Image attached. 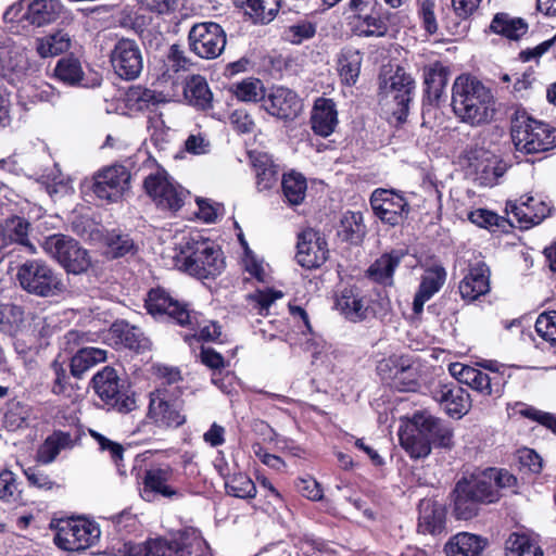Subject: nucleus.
I'll return each mask as SVG.
<instances>
[{
	"mask_svg": "<svg viewBox=\"0 0 556 556\" xmlns=\"http://www.w3.org/2000/svg\"><path fill=\"white\" fill-rule=\"evenodd\" d=\"M181 396H167L165 393L151 392L148 416L159 427L177 428L185 424L186 417L181 413Z\"/></svg>",
	"mask_w": 556,
	"mask_h": 556,
	"instance_id": "obj_20",
	"label": "nucleus"
},
{
	"mask_svg": "<svg viewBox=\"0 0 556 556\" xmlns=\"http://www.w3.org/2000/svg\"><path fill=\"white\" fill-rule=\"evenodd\" d=\"M468 165L481 186L492 187L505 174L506 164L494 153L479 147L466 151Z\"/></svg>",
	"mask_w": 556,
	"mask_h": 556,
	"instance_id": "obj_16",
	"label": "nucleus"
},
{
	"mask_svg": "<svg viewBox=\"0 0 556 556\" xmlns=\"http://www.w3.org/2000/svg\"><path fill=\"white\" fill-rule=\"evenodd\" d=\"M510 214L521 228H530L541 224L549 214L551 206L540 198L525 194L516 202L508 203Z\"/></svg>",
	"mask_w": 556,
	"mask_h": 556,
	"instance_id": "obj_23",
	"label": "nucleus"
},
{
	"mask_svg": "<svg viewBox=\"0 0 556 556\" xmlns=\"http://www.w3.org/2000/svg\"><path fill=\"white\" fill-rule=\"evenodd\" d=\"M462 481L480 504H491L500 500L501 489L513 488L517 479L507 470L486 468L472 473L469 478H463Z\"/></svg>",
	"mask_w": 556,
	"mask_h": 556,
	"instance_id": "obj_9",
	"label": "nucleus"
},
{
	"mask_svg": "<svg viewBox=\"0 0 556 556\" xmlns=\"http://www.w3.org/2000/svg\"><path fill=\"white\" fill-rule=\"evenodd\" d=\"M184 94L187 101L198 109L206 110L212 105L213 94L205 78L200 75H193L186 81Z\"/></svg>",
	"mask_w": 556,
	"mask_h": 556,
	"instance_id": "obj_42",
	"label": "nucleus"
},
{
	"mask_svg": "<svg viewBox=\"0 0 556 556\" xmlns=\"http://www.w3.org/2000/svg\"><path fill=\"white\" fill-rule=\"evenodd\" d=\"M101 531L96 522L86 519H72L60 526L54 542L65 551L78 552L98 543Z\"/></svg>",
	"mask_w": 556,
	"mask_h": 556,
	"instance_id": "obj_12",
	"label": "nucleus"
},
{
	"mask_svg": "<svg viewBox=\"0 0 556 556\" xmlns=\"http://www.w3.org/2000/svg\"><path fill=\"white\" fill-rule=\"evenodd\" d=\"M316 26L307 21H302L296 24L290 25L283 31V38L291 43L299 45L302 41L314 37Z\"/></svg>",
	"mask_w": 556,
	"mask_h": 556,
	"instance_id": "obj_60",
	"label": "nucleus"
},
{
	"mask_svg": "<svg viewBox=\"0 0 556 556\" xmlns=\"http://www.w3.org/2000/svg\"><path fill=\"white\" fill-rule=\"evenodd\" d=\"M250 160L256 175V186L260 191L269 190L278 180V169L271 156L264 152H251Z\"/></svg>",
	"mask_w": 556,
	"mask_h": 556,
	"instance_id": "obj_39",
	"label": "nucleus"
},
{
	"mask_svg": "<svg viewBox=\"0 0 556 556\" xmlns=\"http://www.w3.org/2000/svg\"><path fill=\"white\" fill-rule=\"evenodd\" d=\"M506 556H543V552L528 534L515 532L506 541Z\"/></svg>",
	"mask_w": 556,
	"mask_h": 556,
	"instance_id": "obj_50",
	"label": "nucleus"
},
{
	"mask_svg": "<svg viewBox=\"0 0 556 556\" xmlns=\"http://www.w3.org/2000/svg\"><path fill=\"white\" fill-rule=\"evenodd\" d=\"M173 260L175 267L199 279L219 275L225 265L220 249L199 232L181 237Z\"/></svg>",
	"mask_w": 556,
	"mask_h": 556,
	"instance_id": "obj_2",
	"label": "nucleus"
},
{
	"mask_svg": "<svg viewBox=\"0 0 556 556\" xmlns=\"http://www.w3.org/2000/svg\"><path fill=\"white\" fill-rule=\"evenodd\" d=\"M453 509L458 519L469 520L477 516L480 502L470 493L465 482L459 480L453 492Z\"/></svg>",
	"mask_w": 556,
	"mask_h": 556,
	"instance_id": "obj_41",
	"label": "nucleus"
},
{
	"mask_svg": "<svg viewBox=\"0 0 556 556\" xmlns=\"http://www.w3.org/2000/svg\"><path fill=\"white\" fill-rule=\"evenodd\" d=\"M281 187L283 195L290 205L301 204L306 195V178L294 170L282 176Z\"/></svg>",
	"mask_w": 556,
	"mask_h": 556,
	"instance_id": "obj_48",
	"label": "nucleus"
},
{
	"mask_svg": "<svg viewBox=\"0 0 556 556\" xmlns=\"http://www.w3.org/2000/svg\"><path fill=\"white\" fill-rule=\"evenodd\" d=\"M446 280V270L441 265L427 267L420 278L419 288L414 296L413 311L419 314L424 305L443 287Z\"/></svg>",
	"mask_w": 556,
	"mask_h": 556,
	"instance_id": "obj_28",
	"label": "nucleus"
},
{
	"mask_svg": "<svg viewBox=\"0 0 556 556\" xmlns=\"http://www.w3.org/2000/svg\"><path fill=\"white\" fill-rule=\"evenodd\" d=\"M231 91L240 101L255 102L264 98L263 83L253 77L232 84Z\"/></svg>",
	"mask_w": 556,
	"mask_h": 556,
	"instance_id": "obj_53",
	"label": "nucleus"
},
{
	"mask_svg": "<svg viewBox=\"0 0 556 556\" xmlns=\"http://www.w3.org/2000/svg\"><path fill=\"white\" fill-rule=\"evenodd\" d=\"M191 317L192 324L189 325L193 326L195 323L198 327V330L195 333H193L192 338L197 339L198 341H216L220 337V326H218L216 323L207 321L202 325L197 320V316L194 314H191Z\"/></svg>",
	"mask_w": 556,
	"mask_h": 556,
	"instance_id": "obj_64",
	"label": "nucleus"
},
{
	"mask_svg": "<svg viewBox=\"0 0 556 556\" xmlns=\"http://www.w3.org/2000/svg\"><path fill=\"white\" fill-rule=\"evenodd\" d=\"M110 253L113 257H122L131 253L135 249L134 241L129 235L113 233L108 239Z\"/></svg>",
	"mask_w": 556,
	"mask_h": 556,
	"instance_id": "obj_62",
	"label": "nucleus"
},
{
	"mask_svg": "<svg viewBox=\"0 0 556 556\" xmlns=\"http://www.w3.org/2000/svg\"><path fill=\"white\" fill-rule=\"evenodd\" d=\"M146 307L154 317L167 316L180 326L192 324L188 306L174 299L165 289L155 288L148 293Z\"/></svg>",
	"mask_w": 556,
	"mask_h": 556,
	"instance_id": "obj_17",
	"label": "nucleus"
},
{
	"mask_svg": "<svg viewBox=\"0 0 556 556\" xmlns=\"http://www.w3.org/2000/svg\"><path fill=\"white\" fill-rule=\"evenodd\" d=\"M535 331L544 341L556 345V311L540 314L535 321Z\"/></svg>",
	"mask_w": 556,
	"mask_h": 556,
	"instance_id": "obj_59",
	"label": "nucleus"
},
{
	"mask_svg": "<svg viewBox=\"0 0 556 556\" xmlns=\"http://www.w3.org/2000/svg\"><path fill=\"white\" fill-rule=\"evenodd\" d=\"M405 253L401 250H394L390 253L382 254L368 268V277L383 286L393 285V274L400 265Z\"/></svg>",
	"mask_w": 556,
	"mask_h": 556,
	"instance_id": "obj_37",
	"label": "nucleus"
},
{
	"mask_svg": "<svg viewBox=\"0 0 556 556\" xmlns=\"http://www.w3.org/2000/svg\"><path fill=\"white\" fill-rule=\"evenodd\" d=\"M458 290L463 300L473 302L490 291V269L483 262L471 264L460 280Z\"/></svg>",
	"mask_w": 556,
	"mask_h": 556,
	"instance_id": "obj_25",
	"label": "nucleus"
},
{
	"mask_svg": "<svg viewBox=\"0 0 556 556\" xmlns=\"http://www.w3.org/2000/svg\"><path fill=\"white\" fill-rule=\"evenodd\" d=\"M434 8L435 0H418V15L422 21L425 29L429 34H434L438 30Z\"/></svg>",
	"mask_w": 556,
	"mask_h": 556,
	"instance_id": "obj_63",
	"label": "nucleus"
},
{
	"mask_svg": "<svg viewBox=\"0 0 556 556\" xmlns=\"http://www.w3.org/2000/svg\"><path fill=\"white\" fill-rule=\"evenodd\" d=\"M127 100L138 110H144L149 109L150 105L161 102V93H156L154 90L142 86H135L128 90Z\"/></svg>",
	"mask_w": 556,
	"mask_h": 556,
	"instance_id": "obj_58",
	"label": "nucleus"
},
{
	"mask_svg": "<svg viewBox=\"0 0 556 556\" xmlns=\"http://www.w3.org/2000/svg\"><path fill=\"white\" fill-rule=\"evenodd\" d=\"M489 31L509 41H519L529 31V24L522 17L498 12L494 14Z\"/></svg>",
	"mask_w": 556,
	"mask_h": 556,
	"instance_id": "obj_30",
	"label": "nucleus"
},
{
	"mask_svg": "<svg viewBox=\"0 0 556 556\" xmlns=\"http://www.w3.org/2000/svg\"><path fill=\"white\" fill-rule=\"evenodd\" d=\"M488 541L479 535L459 532L445 543L444 553L446 556H482Z\"/></svg>",
	"mask_w": 556,
	"mask_h": 556,
	"instance_id": "obj_32",
	"label": "nucleus"
},
{
	"mask_svg": "<svg viewBox=\"0 0 556 556\" xmlns=\"http://www.w3.org/2000/svg\"><path fill=\"white\" fill-rule=\"evenodd\" d=\"M491 90L469 75L458 76L452 88V108L460 122L477 127L489 123L495 113Z\"/></svg>",
	"mask_w": 556,
	"mask_h": 556,
	"instance_id": "obj_1",
	"label": "nucleus"
},
{
	"mask_svg": "<svg viewBox=\"0 0 556 556\" xmlns=\"http://www.w3.org/2000/svg\"><path fill=\"white\" fill-rule=\"evenodd\" d=\"M173 477V469L166 465L148 469L143 478V488L140 491L141 497L147 502H152L156 495L163 497H173L177 494L168 482Z\"/></svg>",
	"mask_w": 556,
	"mask_h": 556,
	"instance_id": "obj_27",
	"label": "nucleus"
},
{
	"mask_svg": "<svg viewBox=\"0 0 556 556\" xmlns=\"http://www.w3.org/2000/svg\"><path fill=\"white\" fill-rule=\"evenodd\" d=\"M20 286L38 296H53L63 291L59 275L45 261L30 260L23 263L16 274Z\"/></svg>",
	"mask_w": 556,
	"mask_h": 556,
	"instance_id": "obj_6",
	"label": "nucleus"
},
{
	"mask_svg": "<svg viewBox=\"0 0 556 556\" xmlns=\"http://www.w3.org/2000/svg\"><path fill=\"white\" fill-rule=\"evenodd\" d=\"M143 188L161 210L176 212L185 203L188 191L175 182L164 169H156L143 180Z\"/></svg>",
	"mask_w": 556,
	"mask_h": 556,
	"instance_id": "obj_10",
	"label": "nucleus"
},
{
	"mask_svg": "<svg viewBox=\"0 0 556 556\" xmlns=\"http://www.w3.org/2000/svg\"><path fill=\"white\" fill-rule=\"evenodd\" d=\"M20 488L15 475L11 470L0 472V501L16 502L20 498Z\"/></svg>",
	"mask_w": 556,
	"mask_h": 556,
	"instance_id": "obj_61",
	"label": "nucleus"
},
{
	"mask_svg": "<svg viewBox=\"0 0 556 556\" xmlns=\"http://www.w3.org/2000/svg\"><path fill=\"white\" fill-rule=\"evenodd\" d=\"M114 74L123 80L137 79L143 70V54L135 39L119 38L109 54Z\"/></svg>",
	"mask_w": 556,
	"mask_h": 556,
	"instance_id": "obj_11",
	"label": "nucleus"
},
{
	"mask_svg": "<svg viewBox=\"0 0 556 556\" xmlns=\"http://www.w3.org/2000/svg\"><path fill=\"white\" fill-rule=\"evenodd\" d=\"M43 251L54 258L67 273L83 274L91 265L86 249L72 237L55 233L45 238L41 243Z\"/></svg>",
	"mask_w": 556,
	"mask_h": 556,
	"instance_id": "obj_7",
	"label": "nucleus"
},
{
	"mask_svg": "<svg viewBox=\"0 0 556 556\" xmlns=\"http://www.w3.org/2000/svg\"><path fill=\"white\" fill-rule=\"evenodd\" d=\"M25 324L24 311L12 303L0 304V331L10 337H16Z\"/></svg>",
	"mask_w": 556,
	"mask_h": 556,
	"instance_id": "obj_47",
	"label": "nucleus"
},
{
	"mask_svg": "<svg viewBox=\"0 0 556 556\" xmlns=\"http://www.w3.org/2000/svg\"><path fill=\"white\" fill-rule=\"evenodd\" d=\"M336 308L352 323L363 321L374 314L367 298L354 286L340 291L336 298Z\"/></svg>",
	"mask_w": 556,
	"mask_h": 556,
	"instance_id": "obj_24",
	"label": "nucleus"
},
{
	"mask_svg": "<svg viewBox=\"0 0 556 556\" xmlns=\"http://www.w3.org/2000/svg\"><path fill=\"white\" fill-rule=\"evenodd\" d=\"M227 494L239 498H253L256 495L254 482L244 473H235L225 481Z\"/></svg>",
	"mask_w": 556,
	"mask_h": 556,
	"instance_id": "obj_52",
	"label": "nucleus"
},
{
	"mask_svg": "<svg viewBox=\"0 0 556 556\" xmlns=\"http://www.w3.org/2000/svg\"><path fill=\"white\" fill-rule=\"evenodd\" d=\"M298 263L307 269L321 266L328 257L327 242L312 228L303 230L298 237Z\"/></svg>",
	"mask_w": 556,
	"mask_h": 556,
	"instance_id": "obj_21",
	"label": "nucleus"
},
{
	"mask_svg": "<svg viewBox=\"0 0 556 556\" xmlns=\"http://www.w3.org/2000/svg\"><path fill=\"white\" fill-rule=\"evenodd\" d=\"M402 447L413 458L427 457L431 452L430 439L421 431L419 425L413 424V427L399 433Z\"/></svg>",
	"mask_w": 556,
	"mask_h": 556,
	"instance_id": "obj_40",
	"label": "nucleus"
},
{
	"mask_svg": "<svg viewBox=\"0 0 556 556\" xmlns=\"http://www.w3.org/2000/svg\"><path fill=\"white\" fill-rule=\"evenodd\" d=\"M445 523L444 507L429 498L419 503L418 528L422 533H440Z\"/></svg>",
	"mask_w": 556,
	"mask_h": 556,
	"instance_id": "obj_35",
	"label": "nucleus"
},
{
	"mask_svg": "<svg viewBox=\"0 0 556 556\" xmlns=\"http://www.w3.org/2000/svg\"><path fill=\"white\" fill-rule=\"evenodd\" d=\"M61 10L59 0H21L7 10L5 17L26 20L33 25L42 26L54 22Z\"/></svg>",
	"mask_w": 556,
	"mask_h": 556,
	"instance_id": "obj_15",
	"label": "nucleus"
},
{
	"mask_svg": "<svg viewBox=\"0 0 556 556\" xmlns=\"http://www.w3.org/2000/svg\"><path fill=\"white\" fill-rule=\"evenodd\" d=\"M139 9L156 17H165L173 15L179 0H135Z\"/></svg>",
	"mask_w": 556,
	"mask_h": 556,
	"instance_id": "obj_57",
	"label": "nucleus"
},
{
	"mask_svg": "<svg viewBox=\"0 0 556 556\" xmlns=\"http://www.w3.org/2000/svg\"><path fill=\"white\" fill-rule=\"evenodd\" d=\"M4 74L12 84L23 80L26 76L38 71L35 62H30L26 54L17 53L11 56L5 65Z\"/></svg>",
	"mask_w": 556,
	"mask_h": 556,
	"instance_id": "obj_51",
	"label": "nucleus"
},
{
	"mask_svg": "<svg viewBox=\"0 0 556 556\" xmlns=\"http://www.w3.org/2000/svg\"><path fill=\"white\" fill-rule=\"evenodd\" d=\"M71 38L67 33L59 30L49 36L37 39L36 50L41 58H52L67 51Z\"/></svg>",
	"mask_w": 556,
	"mask_h": 556,
	"instance_id": "obj_49",
	"label": "nucleus"
},
{
	"mask_svg": "<svg viewBox=\"0 0 556 556\" xmlns=\"http://www.w3.org/2000/svg\"><path fill=\"white\" fill-rule=\"evenodd\" d=\"M56 78L67 85H76L83 78V70L80 63L74 58L61 59L54 70Z\"/></svg>",
	"mask_w": 556,
	"mask_h": 556,
	"instance_id": "obj_54",
	"label": "nucleus"
},
{
	"mask_svg": "<svg viewBox=\"0 0 556 556\" xmlns=\"http://www.w3.org/2000/svg\"><path fill=\"white\" fill-rule=\"evenodd\" d=\"M511 139L516 150L526 154L544 153L556 148V128L526 113L511 121Z\"/></svg>",
	"mask_w": 556,
	"mask_h": 556,
	"instance_id": "obj_3",
	"label": "nucleus"
},
{
	"mask_svg": "<svg viewBox=\"0 0 556 556\" xmlns=\"http://www.w3.org/2000/svg\"><path fill=\"white\" fill-rule=\"evenodd\" d=\"M155 375L157 378V387L153 392L165 393L169 397L182 395V378L179 369L165 365H157L155 367Z\"/></svg>",
	"mask_w": 556,
	"mask_h": 556,
	"instance_id": "obj_44",
	"label": "nucleus"
},
{
	"mask_svg": "<svg viewBox=\"0 0 556 556\" xmlns=\"http://www.w3.org/2000/svg\"><path fill=\"white\" fill-rule=\"evenodd\" d=\"M363 54L359 50L346 47L338 54L337 70L340 79L345 86H354L359 77Z\"/></svg>",
	"mask_w": 556,
	"mask_h": 556,
	"instance_id": "obj_38",
	"label": "nucleus"
},
{
	"mask_svg": "<svg viewBox=\"0 0 556 556\" xmlns=\"http://www.w3.org/2000/svg\"><path fill=\"white\" fill-rule=\"evenodd\" d=\"M190 50L201 59L212 60L220 55L226 46V34L214 22L195 24L188 34Z\"/></svg>",
	"mask_w": 556,
	"mask_h": 556,
	"instance_id": "obj_13",
	"label": "nucleus"
},
{
	"mask_svg": "<svg viewBox=\"0 0 556 556\" xmlns=\"http://www.w3.org/2000/svg\"><path fill=\"white\" fill-rule=\"evenodd\" d=\"M24 206L11 201L3 202L0 198V214L3 220L0 223V252L12 243H17L27 248L30 253H36V248L29 242L28 233L30 224L24 216Z\"/></svg>",
	"mask_w": 556,
	"mask_h": 556,
	"instance_id": "obj_8",
	"label": "nucleus"
},
{
	"mask_svg": "<svg viewBox=\"0 0 556 556\" xmlns=\"http://www.w3.org/2000/svg\"><path fill=\"white\" fill-rule=\"evenodd\" d=\"M237 7L250 9V15L260 23L267 24L277 15L281 0H232Z\"/></svg>",
	"mask_w": 556,
	"mask_h": 556,
	"instance_id": "obj_46",
	"label": "nucleus"
},
{
	"mask_svg": "<svg viewBox=\"0 0 556 556\" xmlns=\"http://www.w3.org/2000/svg\"><path fill=\"white\" fill-rule=\"evenodd\" d=\"M114 332L118 336L121 343L131 350H139L146 346V338L139 328L127 323L114 324Z\"/></svg>",
	"mask_w": 556,
	"mask_h": 556,
	"instance_id": "obj_55",
	"label": "nucleus"
},
{
	"mask_svg": "<svg viewBox=\"0 0 556 556\" xmlns=\"http://www.w3.org/2000/svg\"><path fill=\"white\" fill-rule=\"evenodd\" d=\"M433 399L451 417L460 418L469 409V394L458 384H439L432 391Z\"/></svg>",
	"mask_w": 556,
	"mask_h": 556,
	"instance_id": "obj_26",
	"label": "nucleus"
},
{
	"mask_svg": "<svg viewBox=\"0 0 556 556\" xmlns=\"http://www.w3.org/2000/svg\"><path fill=\"white\" fill-rule=\"evenodd\" d=\"M283 293L278 290H257L254 293L247 295L248 305L257 311L260 315H267L270 305L278 299H281Z\"/></svg>",
	"mask_w": 556,
	"mask_h": 556,
	"instance_id": "obj_56",
	"label": "nucleus"
},
{
	"mask_svg": "<svg viewBox=\"0 0 556 556\" xmlns=\"http://www.w3.org/2000/svg\"><path fill=\"white\" fill-rule=\"evenodd\" d=\"M106 359V351L99 348H81L71 359V374L76 378Z\"/></svg>",
	"mask_w": 556,
	"mask_h": 556,
	"instance_id": "obj_43",
	"label": "nucleus"
},
{
	"mask_svg": "<svg viewBox=\"0 0 556 556\" xmlns=\"http://www.w3.org/2000/svg\"><path fill=\"white\" fill-rule=\"evenodd\" d=\"M450 75V67L439 61L424 67L425 92L430 103L438 102L441 99Z\"/></svg>",
	"mask_w": 556,
	"mask_h": 556,
	"instance_id": "obj_31",
	"label": "nucleus"
},
{
	"mask_svg": "<svg viewBox=\"0 0 556 556\" xmlns=\"http://www.w3.org/2000/svg\"><path fill=\"white\" fill-rule=\"evenodd\" d=\"M415 424L419 425L421 431L430 439V444L433 443L441 447L453 445V432L441 419L422 413L415 415Z\"/></svg>",
	"mask_w": 556,
	"mask_h": 556,
	"instance_id": "obj_33",
	"label": "nucleus"
},
{
	"mask_svg": "<svg viewBox=\"0 0 556 556\" xmlns=\"http://www.w3.org/2000/svg\"><path fill=\"white\" fill-rule=\"evenodd\" d=\"M375 215L383 223L400 225L408 213V203L403 195L388 189H376L370 197Z\"/></svg>",
	"mask_w": 556,
	"mask_h": 556,
	"instance_id": "obj_19",
	"label": "nucleus"
},
{
	"mask_svg": "<svg viewBox=\"0 0 556 556\" xmlns=\"http://www.w3.org/2000/svg\"><path fill=\"white\" fill-rule=\"evenodd\" d=\"M415 81L403 68H397L387 85V96L400 106L401 113H406L412 100Z\"/></svg>",
	"mask_w": 556,
	"mask_h": 556,
	"instance_id": "obj_34",
	"label": "nucleus"
},
{
	"mask_svg": "<svg viewBox=\"0 0 556 556\" xmlns=\"http://www.w3.org/2000/svg\"><path fill=\"white\" fill-rule=\"evenodd\" d=\"M208 548L201 532L194 528L182 530L177 540L153 539L143 545L129 546V556H190L193 549L203 554Z\"/></svg>",
	"mask_w": 556,
	"mask_h": 556,
	"instance_id": "obj_4",
	"label": "nucleus"
},
{
	"mask_svg": "<svg viewBox=\"0 0 556 556\" xmlns=\"http://www.w3.org/2000/svg\"><path fill=\"white\" fill-rule=\"evenodd\" d=\"M130 173L123 165L103 168L94 176L92 190L99 199L116 202L129 189Z\"/></svg>",
	"mask_w": 556,
	"mask_h": 556,
	"instance_id": "obj_18",
	"label": "nucleus"
},
{
	"mask_svg": "<svg viewBox=\"0 0 556 556\" xmlns=\"http://www.w3.org/2000/svg\"><path fill=\"white\" fill-rule=\"evenodd\" d=\"M351 25L358 37H383L388 31L387 23L379 15L355 14Z\"/></svg>",
	"mask_w": 556,
	"mask_h": 556,
	"instance_id": "obj_45",
	"label": "nucleus"
},
{
	"mask_svg": "<svg viewBox=\"0 0 556 556\" xmlns=\"http://www.w3.org/2000/svg\"><path fill=\"white\" fill-rule=\"evenodd\" d=\"M76 440L77 437L74 438L71 432L53 431L40 445L37 452L38 462L45 465L51 464L62 451L73 448Z\"/></svg>",
	"mask_w": 556,
	"mask_h": 556,
	"instance_id": "obj_36",
	"label": "nucleus"
},
{
	"mask_svg": "<svg viewBox=\"0 0 556 556\" xmlns=\"http://www.w3.org/2000/svg\"><path fill=\"white\" fill-rule=\"evenodd\" d=\"M97 395L112 409L129 413L136 408L135 393L112 367H104L92 378Z\"/></svg>",
	"mask_w": 556,
	"mask_h": 556,
	"instance_id": "obj_5",
	"label": "nucleus"
},
{
	"mask_svg": "<svg viewBox=\"0 0 556 556\" xmlns=\"http://www.w3.org/2000/svg\"><path fill=\"white\" fill-rule=\"evenodd\" d=\"M312 129L321 137L330 136L338 125V111L332 99L318 98L311 115Z\"/></svg>",
	"mask_w": 556,
	"mask_h": 556,
	"instance_id": "obj_29",
	"label": "nucleus"
},
{
	"mask_svg": "<svg viewBox=\"0 0 556 556\" xmlns=\"http://www.w3.org/2000/svg\"><path fill=\"white\" fill-rule=\"evenodd\" d=\"M448 370L459 383L467 384L484 396L498 397L503 393L504 378L502 375L490 376L476 367L460 363L451 364Z\"/></svg>",
	"mask_w": 556,
	"mask_h": 556,
	"instance_id": "obj_14",
	"label": "nucleus"
},
{
	"mask_svg": "<svg viewBox=\"0 0 556 556\" xmlns=\"http://www.w3.org/2000/svg\"><path fill=\"white\" fill-rule=\"evenodd\" d=\"M264 109L273 116L292 121L302 112L303 104L300 97L286 87H274L264 98Z\"/></svg>",
	"mask_w": 556,
	"mask_h": 556,
	"instance_id": "obj_22",
	"label": "nucleus"
}]
</instances>
